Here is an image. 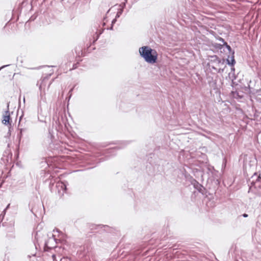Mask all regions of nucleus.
<instances>
[{"label":"nucleus","instance_id":"20","mask_svg":"<svg viewBox=\"0 0 261 261\" xmlns=\"http://www.w3.org/2000/svg\"><path fill=\"white\" fill-rule=\"evenodd\" d=\"M234 71H235V69H234V66H231L230 72H233V73H234Z\"/></svg>","mask_w":261,"mask_h":261},{"label":"nucleus","instance_id":"18","mask_svg":"<svg viewBox=\"0 0 261 261\" xmlns=\"http://www.w3.org/2000/svg\"><path fill=\"white\" fill-rule=\"evenodd\" d=\"M126 1L127 0H125V2L124 3H123L122 4H121L120 5V6L121 7V8H123V9H124V8L125 7V4L126 3Z\"/></svg>","mask_w":261,"mask_h":261},{"label":"nucleus","instance_id":"27","mask_svg":"<svg viewBox=\"0 0 261 261\" xmlns=\"http://www.w3.org/2000/svg\"><path fill=\"white\" fill-rule=\"evenodd\" d=\"M106 25V22H103V25L105 26Z\"/></svg>","mask_w":261,"mask_h":261},{"label":"nucleus","instance_id":"11","mask_svg":"<svg viewBox=\"0 0 261 261\" xmlns=\"http://www.w3.org/2000/svg\"><path fill=\"white\" fill-rule=\"evenodd\" d=\"M26 130L25 128H20L19 129V133L17 135V138L19 140V143L20 142L21 139L22 137V133L23 132H25Z\"/></svg>","mask_w":261,"mask_h":261},{"label":"nucleus","instance_id":"16","mask_svg":"<svg viewBox=\"0 0 261 261\" xmlns=\"http://www.w3.org/2000/svg\"><path fill=\"white\" fill-rule=\"evenodd\" d=\"M40 97H41V101H43L44 103H46V98L45 96V94L41 93Z\"/></svg>","mask_w":261,"mask_h":261},{"label":"nucleus","instance_id":"1","mask_svg":"<svg viewBox=\"0 0 261 261\" xmlns=\"http://www.w3.org/2000/svg\"><path fill=\"white\" fill-rule=\"evenodd\" d=\"M140 55L144 60L150 64L156 62L158 54L155 50L151 49L148 46H143L139 48Z\"/></svg>","mask_w":261,"mask_h":261},{"label":"nucleus","instance_id":"10","mask_svg":"<svg viewBox=\"0 0 261 261\" xmlns=\"http://www.w3.org/2000/svg\"><path fill=\"white\" fill-rule=\"evenodd\" d=\"M212 68L214 70H215L217 72L219 73H221L223 72L224 70V68H218V67H215L214 65H212Z\"/></svg>","mask_w":261,"mask_h":261},{"label":"nucleus","instance_id":"29","mask_svg":"<svg viewBox=\"0 0 261 261\" xmlns=\"http://www.w3.org/2000/svg\"><path fill=\"white\" fill-rule=\"evenodd\" d=\"M106 18H104L103 20L105 21V20H106Z\"/></svg>","mask_w":261,"mask_h":261},{"label":"nucleus","instance_id":"26","mask_svg":"<svg viewBox=\"0 0 261 261\" xmlns=\"http://www.w3.org/2000/svg\"><path fill=\"white\" fill-rule=\"evenodd\" d=\"M45 246L46 247H47V242H46V243H45Z\"/></svg>","mask_w":261,"mask_h":261},{"label":"nucleus","instance_id":"4","mask_svg":"<svg viewBox=\"0 0 261 261\" xmlns=\"http://www.w3.org/2000/svg\"><path fill=\"white\" fill-rule=\"evenodd\" d=\"M211 62L214 64L215 67H219L224 64L225 60L221 59L218 56L215 55L211 57Z\"/></svg>","mask_w":261,"mask_h":261},{"label":"nucleus","instance_id":"21","mask_svg":"<svg viewBox=\"0 0 261 261\" xmlns=\"http://www.w3.org/2000/svg\"><path fill=\"white\" fill-rule=\"evenodd\" d=\"M107 29L110 30H113V25H112V24H111V26L110 28H108Z\"/></svg>","mask_w":261,"mask_h":261},{"label":"nucleus","instance_id":"23","mask_svg":"<svg viewBox=\"0 0 261 261\" xmlns=\"http://www.w3.org/2000/svg\"><path fill=\"white\" fill-rule=\"evenodd\" d=\"M52 258L55 261L56 259V255L55 254L52 255Z\"/></svg>","mask_w":261,"mask_h":261},{"label":"nucleus","instance_id":"7","mask_svg":"<svg viewBox=\"0 0 261 261\" xmlns=\"http://www.w3.org/2000/svg\"><path fill=\"white\" fill-rule=\"evenodd\" d=\"M234 51H233L232 54H230V55L228 56V57L226 59V63L228 65H230L231 66H234L236 64V61L234 59Z\"/></svg>","mask_w":261,"mask_h":261},{"label":"nucleus","instance_id":"13","mask_svg":"<svg viewBox=\"0 0 261 261\" xmlns=\"http://www.w3.org/2000/svg\"><path fill=\"white\" fill-rule=\"evenodd\" d=\"M194 187L195 189H196L198 191L201 192L202 190V186L199 184L198 182H196L194 184Z\"/></svg>","mask_w":261,"mask_h":261},{"label":"nucleus","instance_id":"14","mask_svg":"<svg viewBox=\"0 0 261 261\" xmlns=\"http://www.w3.org/2000/svg\"><path fill=\"white\" fill-rule=\"evenodd\" d=\"M224 46H225V47L227 49V50L229 51V54H232L233 51H234V50H232L230 46L228 45V44L227 43L224 45Z\"/></svg>","mask_w":261,"mask_h":261},{"label":"nucleus","instance_id":"2","mask_svg":"<svg viewBox=\"0 0 261 261\" xmlns=\"http://www.w3.org/2000/svg\"><path fill=\"white\" fill-rule=\"evenodd\" d=\"M250 187L249 192L255 193L256 195H261V177L257 173H254L249 179Z\"/></svg>","mask_w":261,"mask_h":261},{"label":"nucleus","instance_id":"22","mask_svg":"<svg viewBox=\"0 0 261 261\" xmlns=\"http://www.w3.org/2000/svg\"><path fill=\"white\" fill-rule=\"evenodd\" d=\"M242 216L244 218H247L248 216V214L246 213L243 214Z\"/></svg>","mask_w":261,"mask_h":261},{"label":"nucleus","instance_id":"3","mask_svg":"<svg viewBox=\"0 0 261 261\" xmlns=\"http://www.w3.org/2000/svg\"><path fill=\"white\" fill-rule=\"evenodd\" d=\"M12 154L10 152V150H6L2 157L1 161L6 165L10 164L12 162Z\"/></svg>","mask_w":261,"mask_h":261},{"label":"nucleus","instance_id":"28","mask_svg":"<svg viewBox=\"0 0 261 261\" xmlns=\"http://www.w3.org/2000/svg\"><path fill=\"white\" fill-rule=\"evenodd\" d=\"M28 257L30 258L31 257V256L30 255H29L28 256Z\"/></svg>","mask_w":261,"mask_h":261},{"label":"nucleus","instance_id":"12","mask_svg":"<svg viewBox=\"0 0 261 261\" xmlns=\"http://www.w3.org/2000/svg\"><path fill=\"white\" fill-rule=\"evenodd\" d=\"M213 46L215 48L220 50H221L224 47V45L217 43L213 44Z\"/></svg>","mask_w":261,"mask_h":261},{"label":"nucleus","instance_id":"8","mask_svg":"<svg viewBox=\"0 0 261 261\" xmlns=\"http://www.w3.org/2000/svg\"><path fill=\"white\" fill-rule=\"evenodd\" d=\"M227 78H228V79L231 81L232 86L233 85L236 84V82H234V80L236 79V76L234 73H233V72H229L228 77H227L226 79Z\"/></svg>","mask_w":261,"mask_h":261},{"label":"nucleus","instance_id":"24","mask_svg":"<svg viewBox=\"0 0 261 261\" xmlns=\"http://www.w3.org/2000/svg\"><path fill=\"white\" fill-rule=\"evenodd\" d=\"M9 66V65H7L3 66L1 68H0V70H1L2 68H4V67H7V66Z\"/></svg>","mask_w":261,"mask_h":261},{"label":"nucleus","instance_id":"5","mask_svg":"<svg viewBox=\"0 0 261 261\" xmlns=\"http://www.w3.org/2000/svg\"><path fill=\"white\" fill-rule=\"evenodd\" d=\"M56 187L59 195L61 197L66 191V185L63 182H58L57 183Z\"/></svg>","mask_w":261,"mask_h":261},{"label":"nucleus","instance_id":"9","mask_svg":"<svg viewBox=\"0 0 261 261\" xmlns=\"http://www.w3.org/2000/svg\"><path fill=\"white\" fill-rule=\"evenodd\" d=\"M129 143V141H122L121 142V146L120 147H115L114 148H113V149H111L110 150V152H112L114 150H115L116 148L117 149H119V148H123L125 146H126L127 144H128Z\"/></svg>","mask_w":261,"mask_h":261},{"label":"nucleus","instance_id":"15","mask_svg":"<svg viewBox=\"0 0 261 261\" xmlns=\"http://www.w3.org/2000/svg\"><path fill=\"white\" fill-rule=\"evenodd\" d=\"M123 8H121L118 10V11L117 12L116 15L115 16L116 17V18H119L121 16V15L122 14V13L123 12Z\"/></svg>","mask_w":261,"mask_h":261},{"label":"nucleus","instance_id":"19","mask_svg":"<svg viewBox=\"0 0 261 261\" xmlns=\"http://www.w3.org/2000/svg\"><path fill=\"white\" fill-rule=\"evenodd\" d=\"M117 18H116V17H115V18L113 19L111 23L112 25H114V24L116 23V22L117 21Z\"/></svg>","mask_w":261,"mask_h":261},{"label":"nucleus","instance_id":"17","mask_svg":"<svg viewBox=\"0 0 261 261\" xmlns=\"http://www.w3.org/2000/svg\"><path fill=\"white\" fill-rule=\"evenodd\" d=\"M218 40L223 43V45H224L227 42L225 41L224 39L220 37H219Z\"/></svg>","mask_w":261,"mask_h":261},{"label":"nucleus","instance_id":"6","mask_svg":"<svg viewBox=\"0 0 261 261\" xmlns=\"http://www.w3.org/2000/svg\"><path fill=\"white\" fill-rule=\"evenodd\" d=\"M8 109L5 112V114L3 115V119L2 122L4 124L7 125L10 124V121L11 120L10 112L9 111V105H8Z\"/></svg>","mask_w":261,"mask_h":261},{"label":"nucleus","instance_id":"25","mask_svg":"<svg viewBox=\"0 0 261 261\" xmlns=\"http://www.w3.org/2000/svg\"><path fill=\"white\" fill-rule=\"evenodd\" d=\"M9 206H10V204H9L7 205V206L6 207V208L5 210H6V209H7L8 207H9Z\"/></svg>","mask_w":261,"mask_h":261}]
</instances>
